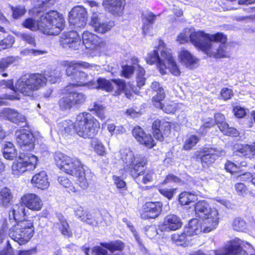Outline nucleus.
<instances>
[{"instance_id": "nucleus-35", "label": "nucleus", "mask_w": 255, "mask_h": 255, "mask_svg": "<svg viewBox=\"0 0 255 255\" xmlns=\"http://www.w3.org/2000/svg\"><path fill=\"white\" fill-rule=\"evenodd\" d=\"M87 85L90 89H102L108 92L112 91L114 89L110 81L102 78L98 79L96 82L91 81Z\"/></svg>"}, {"instance_id": "nucleus-64", "label": "nucleus", "mask_w": 255, "mask_h": 255, "mask_svg": "<svg viewBox=\"0 0 255 255\" xmlns=\"http://www.w3.org/2000/svg\"><path fill=\"white\" fill-rule=\"evenodd\" d=\"M233 96V91L232 90L225 88H223L221 92V96L225 100L230 99Z\"/></svg>"}, {"instance_id": "nucleus-48", "label": "nucleus", "mask_w": 255, "mask_h": 255, "mask_svg": "<svg viewBox=\"0 0 255 255\" xmlns=\"http://www.w3.org/2000/svg\"><path fill=\"white\" fill-rule=\"evenodd\" d=\"M144 76L145 70L140 65H138L137 67L136 81L137 86L139 88H140L145 85L146 78L144 77Z\"/></svg>"}, {"instance_id": "nucleus-7", "label": "nucleus", "mask_w": 255, "mask_h": 255, "mask_svg": "<svg viewBox=\"0 0 255 255\" xmlns=\"http://www.w3.org/2000/svg\"><path fill=\"white\" fill-rule=\"evenodd\" d=\"M34 228L32 220H21L12 224L9 229V237L22 245L28 243L33 236Z\"/></svg>"}, {"instance_id": "nucleus-50", "label": "nucleus", "mask_w": 255, "mask_h": 255, "mask_svg": "<svg viewBox=\"0 0 255 255\" xmlns=\"http://www.w3.org/2000/svg\"><path fill=\"white\" fill-rule=\"evenodd\" d=\"M65 95L66 96L63 97L59 101V107L62 110H70L74 107L70 95Z\"/></svg>"}, {"instance_id": "nucleus-38", "label": "nucleus", "mask_w": 255, "mask_h": 255, "mask_svg": "<svg viewBox=\"0 0 255 255\" xmlns=\"http://www.w3.org/2000/svg\"><path fill=\"white\" fill-rule=\"evenodd\" d=\"M23 26L26 28H28L31 30L35 31L39 30L42 32V25H43L42 20H41V16L39 20H35L32 18H28L26 19L22 23Z\"/></svg>"}, {"instance_id": "nucleus-37", "label": "nucleus", "mask_w": 255, "mask_h": 255, "mask_svg": "<svg viewBox=\"0 0 255 255\" xmlns=\"http://www.w3.org/2000/svg\"><path fill=\"white\" fill-rule=\"evenodd\" d=\"M121 159L125 164V167L129 166L133 161H135L136 158L139 156V155H135L133 151L129 148H125L120 150Z\"/></svg>"}, {"instance_id": "nucleus-30", "label": "nucleus", "mask_w": 255, "mask_h": 255, "mask_svg": "<svg viewBox=\"0 0 255 255\" xmlns=\"http://www.w3.org/2000/svg\"><path fill=\"white\" fill-rule=\"evenodd\" d=\"M31 183L35 187L42 190L47 189L50 185L48 176L46 173L43 171L35 174L32 177Z\"/></svg>"}, {"instance_id": "nucleus-32", "label": "nucleus", "mask_w": 255, "mask_h": 255, "mask_svg": "<svg viewBox=\"0 0 255 255\" xmlns=\"http://www.w3.org/2000/svg\"><path fill=\"white\" fill-rule=\"evenodd\" d=\"M205 233L204 230L203 223L202 224L197 219L191 220L188 226L185 228L184 232L189 236L198 235L202 232Z\"/></svg>"}, {"instance_id": "nucleus-11", "label": "nucleus", "mask_w": 255, "mask_h": 255, "mask_svg": "<svg viewBox=\"0 0 255 255\" xmlns=\"http://www.w3.org/2000/svg\"><path fill=\"white\" fill-rule=\"evenodd\" d=\"M87 20V12L83 6H75L69 12V23L74 28H83L86 24Z\"/></svg>"}, {"instance_id": "nucleus-9", "label": "nucleus", "mask_w": 255, "mask_h": 255, "mask_svg": "<svg viewBox=\"0 0 255 255\" xmlns=\"http://www.w3.org/2000/svg\"><path fill=\"white\" fill-rule=\"evenodd\" d=\"M25 215V207L22 203L13 205L9 212L8 219H3L0 221V241L2 240L7 230L8 222L13 224L19 221L24 220L23 219Z\"/></svg>"}, {"instance_id": "nucleus-14", "label": "nucleus", "mask_w": 255, "mask_h": 255, "mask_svg": "<svg viewBox=\"0 0 255 255\" xmlns=\"http://www.w3.org/2000/svg\"><path fill=\"white\" fill-rule=\"evenodd\" d=\"M83 44L87 49L99 52L100 48L103 45L102 39L97 35L86 31L83 33Z\"/></svg>"}, {"instance_id": "nucleus-49", "label": "nucleus", "mask_w": 255, "mask_h": 255, "mask_svg": "<svg viewBox=\"0 0 255 255\" xmlns=\"http://www.w3.org/2000/svg\"><path fill=\"white\" fill-rule=\"evenodd\" d=\"M19 58L18 56H10L2 58L0 60V69L4 70L15 62L18 61Z\"/></svg>"}, {"instance_id": "nucleus-51", "label": "nucleus", "mask_w": 255, "mask_h": 255, "mask_svg": "<svg viewBox=\"0 0 255 255\" xmlns=\"http://www.w3.org/2000/svg\"><path fill=\"white\" fill-rule=\"evenodd\" d=\"M199 141V138L195 135H191L187 138L184 142L183 148L185 150L192 149Z\"/></svg>"}, {"instance_id": "nucleus-17", "label": "nucleus", "mask_w": 255, "mask_h": 255, "mask_svg": "<svg viewBox=\"0 0 255 255\" xmlns=\"http://www.w3.org/2000/svg\"><path fill=\"white\" fill-rule=\"evenodd\" d=\"M132 135L140 144L148 148H152L155 144L151 135L146 134L139 126L134 127L132 129Z\"/></svg>"}, {"instance_id": "nucleus-45", "label": "nucleus", "mask_w": 255, "mask_h": 255, "mask_svg": "<svg viewBox=\"0 0 255 255\" xmlns=\"http://www.w3.org/2000/svg\"><path fill=\"white\" fill-rule=\"evenodd\" d=\"M94 151L99 155L104 156L106 154V147L104 144L97 139H93L91 142Z\"/></svg>"}, {"instance_id": "nucleus-16", "label": "nucleus", "mask_w": 255, "mask_h": 255, "mask_svg": "<svg viewBox=\"0 0 255 255\" xmlns=\"http://www.w3.org/2000/svg\"><path fill=\"white\" fill-rule=\"evenodd\" d=\"M103 5L106 10L116 16H121L124 13L125 0H104Z\"/></svg>"}, {"instance_id": "nucleus-57", "label": "nucleus", "mask_w": 255, "mask_h": 255, "mask_svg": "<svg viewBox=\"0 0 255 255\" xmlns=\"http://www.w3.org/2000/svg\"><path fill=\"white\" fill-rule=\"evenodd\" d=\"M19 37L23 41L27 43L35 46L36 43L34 37L30 33H20L18 35Z\"/></svg>"}, {"instance_id": "nucleus-62", "label": "nucleus", "mask_w": 255, "mask_h": 255, "mask_svg": "<svg viewBox=\"0 0 255 255\" xmlns=\"http://www.w3.org/2000/svg\"><path fill=\"white\" fill-rule=\"evenodd\" d=\"M175 190V189L163 188L159 189V192L169 199L172 198L174 194Z\"/></svg>"}, {"instance_id": "nucleus-52", "label": "nucleus", "mask_w": 255, "mask_h": 255, "mask_svg": "<svg viewBox=\"0 0 255 255\" xmlns=\"http://www.w3.org/2000/svg\"><path fill=\"white\" fill-rule=\"evenodd\" d=\"M14 38L11 35H8L0 41V51L11 47L14 42Z\"/></svg>"}, {"instance_id": "nucleus-56", "label": "nucleus", "mask_w": 255, "mask_h": 255, "mask_svg": "<svg viewBox=\"0 0 255 255\" xmlns=\"http://www.w3.org/2000/svg\"><path fill=\"white\" fill-rule=\"evenodd\" d=\"M135 69L137 70V67L128 65L123 66L122 68V75L126 78H129L132 76Z\"/></svg>"}, {"instance_id": "nucleus-47", "label": "nucleus", "mask_w": 255, "mask_h": 255, "mask_svg": "<svg viewBox=\"0 0 255 255\" xmlns=\"http://www.w3.org/2000/svg\"><path fill=\"white\" fill-rule=\"evenodd\" d=\"M240 153L249 158H253L255 155V144L252 145L242 144L240 147Z\"/></svg>"}, {"instance_id": "nucleus-24", "label": "nucleus", "mask_w": 255, "mask_h": 255, "mask_svg": "<svg viewBox=\"0 0 255 255\" xmlns=\"http://www.w3.org/2000/svg\"><path fill=\"white\" fill-rule=\"evenodd\" d=\"M75 85L71 84L67 86L63 91L64 94L70 95L71 101L74 107H79L85 103L86 100V96L82 92H77L73 90Z\"/></svg>"}, {"instance_id": "nucleus-33", "label": "nucleus", "mask_w": 255, "mask_h": 255, "mask_svg": "<svg viewBox=\"0 0 255 255\" xmlns=\"http://www.w3.org/2000/svg\"><path fill=\"white\" fill-rule=\"evenodd\" d=\"M151 88L157 92L156 96L152 98V102L155 107H161L162 101L165 98L164 90L160 85L159 83L156 81L153 82L150 86Z\"/></svg>"}, {"instance_id": "nucleus-59", "label": "nucleus", "mask_w": 255, "mask_h": 255, "mask_svg": "<svg viewBox=\"0 0 255 255\" xmlns=\"http://www.w3.org/2000/svg\"><path fill=\"white\" fill-rule=\"evenodd\" d=\"M187 235L186 233L184 231L181 234H174L172 235V240L178 245H182V243L186 241Z\"/></svg>"}, {"instance_id": "nucleus-60", "label": "nucleus", "mask_w": 255, "mask_h": 255, "mask_svg": "<svg viewBox=\"0 0 255 255\" xmlns=\"http://www.w3.org/2000/svg\"><path fill=\"white\" fill-rule=\"evenodd\" d=\"M156 108L162 109L167 114H173L174 113L176 110L177 105L176 104L172 102L170 104H167L166 106H164L161 103V107Z\"/></svg>"}, {"instance_id": "nucleus-29", "label": "nucleus", "mask_w": 255, "mask_h": 255, "mask_svg": "<svg viewBox=\"0 0 255 255\" xmlns=\"http://www.w3.org/2000/svg\"><path fill=\"white\" fill-rule=\"evenodd\" d=\"M0 116H3L10 122L18 125L25 123L26 118L19 114L16 111L11 109H4L1 113Z\"/></svg>"}, {"instance_id": "nucleus-54", "label": "nucleus", "mask_w": 255, "mask_h": 255, "mask_svg": "<svg viewBox=\"0 0 255 255\" xmlns=\"http://www.w3.org/2000/svg\"><path fill=\"white\" fill-rule=\"evenodd\" d=\"M91 111H95L96 115L101 119L104 120L105 119V114L104 108L100 104L94 103L93 107L90 109Z\"/></svg>"}, {"instance_id": "nucleus-26", "label": "nucleus", "mask_w": 255, "mask_h": 255, "mask_svg": "<svg viewBox=\"0 0 255 255\" xmlns=\"http://www.w3.org/2000/svg\"><path fill=\"white\" fill-rule=\"evenodd\" d=\"M201 44H209L212 46L213 43H226L227 37L223 33L218 32L214 34H210L205 33L204 31H201Z\"/></svg>"}, {"instance_id": "nucleus-2", "label": "nucleus", "mask_w": 255, "mask_h": 255, "mask_svg": "<svg viewBox=\"0 0 255 255\" xmlns=\"http://www.w3.org/2000/svg\"><path fill=\"white\" fill-rule=\"evenodd\" d=\"M75 127L78 134L84 138H93L100 128L98 121L88 113H80L74 124L70 120H64L59 122L56 127L58 134L62 136L68 135Z\"/></svg>"}, {"instance_id": "nucleus-27", "label": "nucleus", "mask_w": 255, "mask_h": 255, "mask_svg": "<svg viewBox=\"0 0 255 255\" xmlns=\"http://www.w3.org/2000/svg\"><path fill=\"white\" fill-rule=\"evenodd\" d=\"M215 123L218 125L220 130L225 135L229 136H235L237 133V130L234 128L229 127L228 124L225 122L224 116L221 114L215 115Z\"/></svg>"}, {"instance_id": "nucleus-40", "label": "nucleus", "mask_w": 255, "mask_h": 255, "mask_svg": "<svg viewBox=\"0 0 255 255\" xmlns=\"http://www.w3.org/2000/svg\"><path fill=\"white\" fill-rule=\"evenodd\" d=\"M3 155L5 159L12 160L16 155L13 143L5 142L3 145Z\"/></svg>"}, {"instance_id": "nucleus-55", "label": "nucleus", "mask_w": 255, "mask_h": 255, "mask_svg": "<svg viewBox=\"0 0 255 255\" xmlns=\"http://www.w3.org/2000/svg\"><path fill=\"white\" fill-rule=\"evenodd\" d=\"M215 125L214 121L212 119H209L207 121L205 122L203 125L201 126L197 131V132L201 135H204L206 132V128H210Z\"/></svg>"}, {"instance_id": "nucleus-22", "label": "nucleus", "mask_w": 255, "mask_h": 255, "mask_svg": "<svg viewBox=\"0 0 255 255\" xmlns=\"http://www.w3.org/2000/svg\"><path fill=\"white\" fill-rule=\"evenodd\" d=\"M62 65L66 68V73L68 76H74L75 73L82 68L91 69L94 67L88 63L81 61H64L62 62Z\"/></svg>"}, {"instance_id": "nucleus-46", "label": "nucleus", "mask_w": 255, "mask_h": 255, "mask_svg": "<svg viewBox=\"0 0 255 255\" xmlns=\"http://www.w3.org/2000/svg\"><path fill=\"white\" fill-rule=\"evenodd\" d=\"M112 82L115 84L118 88V90L121 92H124L126 97L130 99L131 96L130 91L127 89V85L126 84L125 81L122 79H113Z\"/></svg>"}, {"instance_id": "nucleus-53", "label": "nucleus", "mask_w": 255, "mask_h": 255, "mask_svg": "<svg viewBox=\"0 0 255 255\" xmlns=\"http://www.w3.org/2000/svg\"><path fill=\"white\" fill-rule=\"evenodd\" d=\"M59 183L63 187L68 189V192H75L76 190L75 188L72 185L70 180L65 177H59L58 178Z\"/></svg>"}, {"instance_id": "nucleus-4", "label": "nucleus", "mask_w": 255, "mask_h": 255, "mask_svg": "<svg viewBox=\"0 0 255 255\" xmlns=\"http://www.w3.org/2000/svg\"><path fill=\"white\" fill-rule=\"evenodd\" d=\"M146 61L149 64L156 63L162 75L166 74L167 70L175 76L180 75V71L173 58L170 50L166 47L161 40L158 41V45L155 46V49L148 54Z\"/></svg>"}, {"instance_id": "nucleus-58", "label": "nucleus", "mask_w": 255, "mask_h": 255, "mask_svg": "<svg viewBox=\"0 0 255 255\" xmlns=\"http://www.w3.org/2000/svg\"><path fill=\"white\" fill-rule=\"evenodd\" d=\"M12 11V16L14 18H18L23 15L25 13V9L23 6H18L16 7H11Z\"/></svg>"}, {"instance_id": "nucleus-18", "label": "nucleus", "mask_w": 255, "mask_h": 255, "mask_svg": "<svg viewBox=\"0 0 255 255\" xmlns=\"http://www.w3.org/2000/svg\"><path fill=\"white\" fill-rule=\"evenodd\" d=\"M21 202L25 207L32 211H39L43 206L40 198L35 194H25L21 198Z\"/></svg>"}, {"instance_id": "nucleus-41", "label": "nucleus", "mask_w": 255, "mask_h": 255, "mask_svg": "<svg viewBox=\"0 0 255 255\" xmlns=\"http://www.w3.org/2000/svg\"><path fill=\"white\" fill-rule=\"evenodd\" d=\"M197 200V196L190 192H182L179 196V202L182 205H189Z\"/></svg>"}, {"instance_id": "nucleus-34", "label": "nucleus", "mask_w": 255, "mask_h": 255, "mask_svg": "<svg viewBox=\"0 0 255 255\" xmlns=\"http://www.w3.org/2000/svg\"><path fill=\"white\" fill-rule=\"evenodd\" d=\"M58 222L55 224V227L57 228L62 235L67 238L72 236V232L65 217L62 215L57 216Z\"/></svg>"}, {"instance_id": "nucleus-12", "label": "nucleus", "mask_w": 255, "mask_h": 255, "mask_svg": "<svg viewBox=\"0 0 255 255\" xmlns=\"http://www.w3.org/2000/svg\"><path fill=\"white\" fill-rule=\"evenodd\" d=\"M227 49L225 43H213L212 46L209 44H202L200 50L211 57L221 58L228 56Z\"/></svg>"}, {"instance_id": "nucleus-1", "label": "nucleus", "mask_w": 255, "mask_h": 255, "mask_svg": "<svg viewBox=\"0 0 255 255\" xmlns=\"http://www.w3.org/2000/svg\"><path fill=\"white\" fill-rule=\"evenodd\" d=\"M15 136L20 150L17 159L12 165V172L13 175L19 176L26 171L35 169L38 158L33 154L22 152L34 148V138L31 133L26 129H19L16 130Z\"/></svg>"}, {"instance_id": "nucleus-61", "label": "nucleus", "mask_w": 255, "mask_h": 255, "mask_svg": "<svg viewBox=\"0 0 255 255\" xmlns=\"http://www.w3.org/2000/svg\"><path fill=\"white\" fill-rule=\"evenodd\" d=\"M21 78V77H20L18 80H17L16 83H15V86H13V81L12 80H9L8 81L2 80L0 82V85L1 86H5V87H6L7 88L13 90L15 92H18L22 94L20 91L18 90L16 88V84L18 81Z\"/></svg>"}, {"instance_id": "nucleus-5", "label": "nucleus", "mask_w": 255, "mask_h": 255, "mask_svg": "<svg viewBox=\"0 0 255 255\" xmlns=\"http://www.w3.org/2000/svg\"><path fill=\"white\" fill-rule=\"evenodd\" d=\"M45 75L36 73L22 76L18 81L16 88L23 95L31 96L34 92L45 85L46 81L51 84L57 82L61 76V72L59 70H54L48 72Z\"/></svg>"}, {"instance_id": "nucleus-63", "label": "nucleus", "mask_w": 255, "mask_h": 255, "mask_svg": "<svg viewBox=\"0 0 255 255\" xmlns=\"http://www.w3.org/2000/svg\"><path fill=\"white\" fill-rule=\"evenodd\" d=\"M55 0H37L36 5L39 7H50L55 3Z\"/></svg>"}, {"instance_id": "nucleus-20", "label": "nucleus", "mask_w": 255, "mask_h": 255, "mask_svg": "<svg viewBox=\"0 0 255 255\" xmlns=\"http://www.w3.org/2000/svg\"><path fill=\"white\" fill-rule=\"evenodd\" d=\"M145 164L146 161L144 158L142 156H138L135 161L129 164V166L124 167V170L128 172L133 178H136L143 173L144 166Z\"/></svg>"}, {"instance_id": "nucleus-21", "label": "nucleus", "mask_w": 255, "mask_h": 255, "mask_svg": "<svg viewBox=\"0 0 255 255\" xmlns=\"http://www.w3.org/2000/svg\"><path fill=\"white\" fill-rule=\"evenodd\" d=\"M182 225V223L179 217L176 215L170 214L166 216L160 228L162 232H169L178 230Z\"/></svg>"}, {"instance_id": "nucleus-15", "label": "nucleus", "mask_w": 255, "mask_h": 255, "mask_svg": "<svg viewBox=\"0 0 255 255\" xmlns=\"http://www.w3.org/2000/svg\"><path fill=\"white\" fill-rule=\"evenodd\" d=\"M91 26L95 30L100 33H105L114 26V22L103 15L93 16L91 21Z\"/></svg>"}, {"instance_id": "nucleus-42", "label": "nucleus", "mask_w": 255, "mask_h": 255, "mask_svg": "<svg viewBox=\"0 0 255 255\" xmlns=\"http://www.w3.org/2000/svg\"><path fill=\"white\" fill-rule=\"evenodd\" d=\"M87 78V74L86 73L81 71V69H79L75 73L73 78L74 81L77 82V84H74L75 85V87L83 86H88L87 84L89 82H86Z\"/></svg>"}, {"instance_id": "nucleus-10", "label": "nucleus", "mask_w": 255, "mask_h": 255, "mask_svg": "<svg viewBox=\"0 0 255 255\" xmlns=\"http://www.w3.org/2000/svg\"><path fill=\"white\" fill-rule=\"evenodd\" d=\"M202 30H196L193 27L184 29L177 37V40L180 43L190 41L196 47L200 50L201 44Z\"/></svg>"}, {"instance_id": "nucleus-25", "label": "nucleus", "mask_w": 255, "mask_h": 255, "mask_svg": "<svg viewBox=\"0 0 255 255\" xmlns=\"http://www.w3.org/2000/svg\"><path fill=\"white\" fill-rule=\"evenodd\" d=\"M178 57L181 63L188 68L193 69L198 66V59L186 49L179 52Z\"/></svg>"}, {"instance_id": "nucleus-31", "label": "nucleus", "mask_w": 255, "mask_h": 255, "mask_svg": "<svg viewBox=\"0 0 255 255\" xmlns=\"http://www.w3.org/2000/svg\"><path fill=\"white\" fill-rule=\"evenodd\" d=\"M225 152L223 150H219L217 148H211L208 153L202 155L201 158L202 164L203 166H208L213 163L217 157L224 155Z\"/></svg>"}, {"instance_id": "nucleus-36", "label": "nucleus", "mask_w": 255, "mask_h": 255, "mask_svg": "<svg viewBox=\"0 0 255 255\" xmlns=\"http://www.w3.org/2000/svg\"><path fill=\"white\" fill-rule=\"evenodd\" d=\"M155 18L156 15L151 12H146L142 14V32L144 34L149 33L151 25L154 23Z\"/></svg>"}, {"instance_id": "nucleus-8", "label": "nucleus", "mask_w": 255, "mask_h": 255, "mask_svg": "<svg viewBox=\"0 0 255 255\" xmlns=\"http://www.w3.org/2000/svg\"><path fill=\"white\" fill-rule=\"evenodd\" d=\"M42 32L47 35H57L64 28L62 15L56 11H50L41 15Z\"/></svg>"}, {"instance_id": "nucleus-28", "label": "nucleus", "mask_w": 255, "mask_h": 255, "mask_svg": "<svg viewBox=\"0 0 255 255\" xmlns=\"http://www.w3.org/2000/svg\"><path fill=\"white\" fill-rule=\"evenodd\" d=\"M239 252V239L235 238L227 243L224 248L214 251L215 255H236Z\"/></svg>"}, {"instance_id": "nucleus-44", "label": "nucleus", "mask_w": 255, "mask_h": 255, "mask_svg": "<svg viewBox=\"0 0 255 255\" xmlns=\"http://www.w3.org/2000/svg\"><path fill=\"white\" fill-rule=\"evenodd\" d=\"M162 121L156 120L152 124V128L153 130V135L154 138L159 141H162L164 139L163 135L160 128H162Z\"/></svg>"}, {"instance_id": "nucleus-23", "label": "nucleus", "mask_w": 255, "mask_h": 255, "mask_svg": "<svg viewBox=\"0 0 255 255\" xmlns=\"http://www.w3.org/2000/svg\"><path fill=\"white\" fill-rule=\"evenodd\" d=\"M161 207L162 204L159 202L146 203L144 206L141 217L144 219L157 217L161 211Z\"/></svg>"}, {"instance_id": "nucleus-13", "label": "nucleus", "mask_w": 255, "mask_h": 255, "mask_svg": "<svg viewBox=\"0 0 255 255\" xmlns=\"http://www.w3.org/2000/svg\"><path fill=\"white\" fill-rule=\"evenodd\" d=\"M75 214L81 221L94 226H97L101 224L103 219L100 213L91 214L81 207L77 208L75 210Z\"/></svg>"}, {"instance_id": "nucleus-6", "label": "nucleus", "mask_w": 255, "mask_h": 255, "mask_svg": "<svg viewBox=\"0 0 255 255\" xmlns=\"http://www.w3.org/2000/svg\"><path fill=\"white\" fill-rule=\"evenodd\" d=\"M195 211L196 216L204 220L205 232L209 233L216 228L219 219L216 209L211 208L207 202L202 200L195 204Z\"/></svg>"}, {"instance_id": "nucleus-43", "label": "nucleus", "mask_w": 255, "mask_h": 255, "mask_svg": "<svg viewBox=\"0 0 255 255\" xmlns=\"http://www.w3.org/2000/svg\"><path fill=\"white\" fill-rule=\"evenodd\" d=\"M101 245L103 247L109 250L111 253H113L116 251H121L124 248L123 243L120 241L101 243Z\"/></svg>"}, {"instance_id": "nucleus-19", "label": "nucleus", "mask_w": 255, "mask_h": 255, "mask_svg": "<svg viewBox=\"0 0 255 255\" xmlns=\"http://www.w3.org/2000/svg\"><path fill=\"white\" fill-rule=\"evenodd\" d=\"M81 39L77 32L74 30L62 33L60 37V43L63 47H74L76 48L77 44H79Z\"/></svg>"}, {"instance_id": "nucleus-39", "label": "nucleus", "mask_w": 255, "mask_h": 255, "mask_svg": "<svg viewBox=\"0 0 255 255\" xmlns=\"http://www.w3.org/2000/svg\"><path fill=\"white\" fill-rule=\"evenodd\" d=\"M12 195L10 189L5 187L0 191V206L6 207L10 204Z\"/></svg>"}, {"instance_id": "nucleus-3", "label": "nucleus", "mask_w": 255, "mask_h": 255, "mask_svg": "<svg viewBox=\"0 0 255 255\" xmlns=\"http://www.w3.org/2000/svg\"><path fill=\"white\" fill-rule=\"evenodd\" d=\"M54 160L62 171L77 178L78 183L82 188H88L92 174L89 171H85L83 164L79 159L57 152L55 154Z\"/></svg>"}]
</instances>
